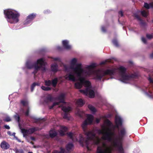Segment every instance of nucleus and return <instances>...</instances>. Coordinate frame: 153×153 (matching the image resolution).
<instances>
[{
  "label": "nucleus",
  "instance_id": "nucleus-1",
  "mask_svg": "<svg viewBox=\"0 0 153 153\" xmlns=\"http://www.w3.org/2000/svg\"><path fill=\"white\" fill-rule=\"evenodd\" d=\"M96 63H93L87 67L82 73L79 82L75 84V87L77 88H81L83 85L86 87L85 90H80V92L91 98L94 96V92L92 88L90 82L85 80L88 77H91L97 81H101L105 79L107 76H114L119 78L120 80L124 83H129L134 81L137 78L139 74L137 72L129 74L126 72V69L122 66L118 68L114 67L106 68H102L95 70L94 68L97 66Z\"/></svg>",
  "mask_w": 153,
  "mask_h": 153
},
{
  "label": "nucleus",
  "instance_id": "nucleus-2",
  "mask_svg": "<svg viewBox=\"0 0 153 153\" xmlns=\"http://www.w3.org/2000/svg\"><path fill=\"white\" fill-rule=\"evenodd\" d=\"M106 125L102 126V130L100 129L96 130V132L99 135L102 134V139L107 141L111 144V145L108 146L105 143L102 142L101 145L98 146L101 147L104 150V148L109 153H112V150L115 149L119 153H124L123 146L124 138L127 134L126 128L123 126L118 129L119 130V136H116L115 133V126L108 119H106L104 121Z\"/></svg>",
  "mask_w": 153,
  "mask_h": 153
},
{
  "label": "nucleus",
  "instance_id": "nucleus-3",
  "mask_svg": "<svg viewBox=\"0 0 153 153\" xmlns=\"http://www.w3.org/2000/svg\"><path fill=\"white\" fill-rule=\"evenodd\" d=\"M94 120V117L91 114L87 115V118L83 123L82 127L84 134L86 136V139L85 140L84 138L81 134L79 136V139H77L74 134L71 132L67 133V135L73 141H78L82 146L85 144L87 149L88 150H91V145H98L100 142V138L95 134L94 130L88 131V130L87 126L88 124H91Z\"/></svg>",
  "mask_w": 153,
  "mask_h": 153
},
{
  "label": "nucleus",
  "instance_id": "nucleus-4",
  "mask_svg": "<svg viewBox=\"0 0 153 153\" xmlns=\"http://www.w3.org/2000/svg\"><path fill=\"white\" fill-rule=\"evenodd\" d=\"M77 62V59L74 58L71 60L69 66L65 65H64L65 70L68 72L65 76L66 79L73 82H79L83 68L82 64L76 63Z\"/></svg>",
  "mask_w": 153,
  "mask_h": 153
},
{
  "label": "nucleus",
  "instance_id": "nucleus-5",
  "mask_svg": "<svg viewBox=\"0 0 153 153\" xmlns=\"http://www.w3.org/2000/svg\"><path fill=\"white\" fill-rule=\"evenodd\" d=\"M47 63L45 62V59L43 58L37 59L36 62L33 63L31 59H27L25 62V66L22 68V69L26 71V69H31L34 68V71L32 72V74L34 75V78H36V74L39 70L42 72H45L47 69L46 65Z\"/></svg>",
  "mask_w": 153,
  "mask_h": 153
},
{
  "label": "nucleus",
  "instance_id": "nucleus-6",
  "mask_svg": "<svg viewBox=\"0 0 153 153\" xmlns=\"http://www.w3.org/2000/svg\"><path fill=\"white\" fill-rule=\"evenodd\" d=\"M5 17L8 22L11 24H15L19 21V13L17 11L11 9L4 10Z\"/></svg>",
  "mask_w": 153,
  "mask_h": 153
},
{
  "label": "nucleus",
  "instance_id": "nucleus-7",
  "mask_svg": "<svg viewBox=\"0 0 153 153\" xmlns=\"http://www.w3.org/2000/svg\"><path fill=\"white\" fill-rule=\"evenodd\" d=\"M65 96V94L62 93L58 97L57 99L60 102L64 103L63 105L62 106V109L64 112V118L67 119L68 118V112L71 110V108L69 106H66V104L64 102Z\"/></svg>",
  "mask_w": 153,
  "mask_h": 153
},
{
  "label": "nucleus",
  "instance_id": "nucleus-8",
  "mask_svg": "<svg viewBox=\"0 0 153 153\" xmlns=\"http://www.w3.org/2000/svg\"><path fill=\"white\" fill-rule=\"evenodd\" d=\"M41 129H40L38 127H36L28 129L22 128L21 131L23 134V137H26L27 135L32 134L35 131H39Z\"/></svg>",
  "mask_w": 153,
  "mask_h": 153
},
{
  "label": "nucleus",
  "instance_id": "nucleus-9",
  "mask_svg": "<svg viewBox=\"0 0 153 153\" xmlns=\"http://www.w3.org/2000/svg\"><path fill=\"white\" fill-rule=\"evenodd\" d=\"M58 80L57 77L51 80H45L44 81L45 85L46 86H52L53 87H56Z\"/></svg>",
  "mask_w": 153,
  "mask_h": 153
},
{
  "label": "nucleus",
  "instance_id": "nucleus-10",
  "mask_svg": "<svg viewBox=\"0 0 153 153\" xmlns=\"http://www.w3.org/2000/svg\"><path fill=\"white\" fill-rule=\"evenodd\" d=\"M123 122V119L120 116L116 115L115 118V123L116 125L115 128L119 129L120 127L122 126V124Z\"/></svg>",
  "mask_w": 153,
  "mask_h": 153
},
{
  "label": "nucleus",
  "instance_id": "nucleus-11",
  "mask_svg": "<svg viewBox=\"0 0 153 153\" xmlns=\"http://www.w3.org/2000/svg\"><path fill=\"white\" fill-rule=\"evenodd\" d=\"M44 102L48 104L52 102L53 100V98L51 94H48L46 96H45L43 98Z\"/></svg>",
  "mask_w": 153,
  "mask_h": 153
},
{
  "label": "nucleus",
  "instance_id": "nucleus-12",
  "mask_svg": "<svg viewBox=\"0 0 153 153\" xmlns=\"http://www.w3.org/2000/svg\"><path fill=\"white\" fill-rule=\"evenodd\" d=\"M51 71L54 73H56L59 70V66L56 63H54L52 64L51 66Z\"/></svg>",
  "mask_w": 153,
  "mask_h": 153
},
{
  "label": "nucleus",
  "instance_id": "nucleus-13",
  "mask_svg": "<svg viewBox=\"0 0 153 153\" xmlns=\"http://www.w3.org/2000/svg\"><path fill=\"white\" fill-rule=\"evenodd\" d=\"M62 44L64 48L66 50H69L72 48L71 46L69 44V41L67 40H63Z\"/></svg>",
  "mask_w": 153,
  "mask_h": 153
},
{
  "label": "nucleus",
  "instance_id": "nucleus-14",
  "mask_svg": "<svg viewBox=\"0 0 153 153\" xmlns=\"http://www.w3.org/2000/svg\"><path fill=\"white\" fill-rule=\"evenodd\" d=\"M145 94L149 97L153 99V93L151 90V89L148 88H146V89H144Z\"/></svg>",
  "mask_w": 153,
  "mask_h": 153
},
{
  "label": "nucleus",
  "instance_id": "nucleus-15",
  "mask_svg": "<svg viewBox=\"0 0 153 153\" xmlns=\"http://www.w3.org/2000/svg\"><path fill=\"white\" fill-rule=\"evenodd\" d=\"M1 148L4 150H7L10 147V145L5 141H3L1 143Z\"/></svg>",
  "mask_w": 153,
  "mask_h": 153
},
{
  "label": "nucleus",
  "instance_id": "nucleus-16",
  "mask_svg": "<svg viewBox=\"0 0 153 153\" xmlns=\"http://www.w3.org/2000/svg\"><path fill=\"white\" fill-rule=\"evenodd\" d=\"M104 150L101 147L97 146V153H109L106 149L104 148Z\"/></svg>",
  "mask_w": 153,
  "mask_h": 153
},
{
  "label": "nucleus",
  "instance_id": "nucleus-17",
  "mask_svg": "<svg viewBox=\"0 0 153 153\" xmlns=\"http://www.w3.org/2000/svg\"><path fill=\"white\" fill-rule=\"evenodd\" d=\"M67 130V127L64 126H61L59 132L60 135L61 136L65 135Z\"/></svg>",
  "mask_w": 153,
  "mask_h": 153
},
{
  "label": "nucleus",
  "instance_id": "nucleus-18",
  "mask_svg": "<svg viewBox=\"0 0 153 153\" xmlns=\"http://www.w3.org/2000/svg\"><path fill=\"white\" fill-rule=\"evenodd\" d=\"M134 16L137 19L138 21H139L140 23L142 26L145 27L146 25V23L143 21L139 16L137 14H135Z\"/></svg>",
  "mask_w": 153,
  "mask_h": 153
},
{
  "label": "nucleus",
  "instance_id": "nucleus-19",
  "mask_svg": "<svg viewBox=\"0 0 153 153\" xmlns=\"http://www.w3.org/2000/svg\"><path fill=\"white\" fill-rule=\"evenodd\" d=\"M20 111L22 112L23 114H25L26 116H28L29 115V108L28 107H27L25 109L21 108Z\"/></svg>",
  "mask_w": 153,
  "mask_h": 153
},
{
  "label": "nucleus",
  "instance_id": "nucleus-20",
  "mask_svg": "<svg viewBox=\"0 0 153 153\" xmlns=\"http://www.w3.org/2000/svg\"><path fill=\"white\" fill-rule=\"evenodd\" d=\"M36 13H32L29 15L27 16V18L32 22L33 20L36 17Z\"/></svg>",
  "mask_w": 153,
  "mask_h": 153
},
{
  "label": "nucleus",
  "instance_id": "nucleus-21",
  "mask_svg": "<svg viewBox=\"0 0 153 153\" xmlns=\"http://www.w3.org/2000/svg\"><path fill=\"white\" fill-rule=\"evenodd\" d=\"M32 118L33 120L32 121L33 123H40L41 121H44V119L41 120L40 118H37L34 117H32Z\"/></svg>",
  "mask_w": 153,
  "mask_h": 153
},
{
  "label": "nucleus",
  "instance_id": "nucleus-22",
  "mask_svg": "<svg viewBox=\"0 0 153 153\" xmlns=\"http://www.w3.org/2000/svg\"><path fill=\"white\" fill-rule=\"evenodd\" d=\"M32 22L27 18L26 19L24 22L23 23L24 25L26 26L30 25L32 24Z\"/></svg>",
  "mask_w": 153,
  "mask_h": 153
},
{
  "label": "nucleus",
  "instance_id": "nucleus-23",
  "mask_svg": "<svg viewBox=\"0 0 153 153\" xmlns=\"http://www.w3.org/2000/svg\"><path fill=\"white\" fill-rule=\"evenodd\" d=\"M144 7L147 9L152 8L153 7V2L150 3L149 4H148L147 3H145Z\"/></svg>",
  "mask_w": 153,
  "mask_h": 153
},
{
  "label": "nucleus",
  "instance_id": "nucleus-24",
  "mask_svg": "<svg viewBox=\"0 0 153 153\" xmlns=\"http://www.w3.org/2000/svg\"><path fill=\"white\" fill-rule=\"evenodd\" d=\"M88 107L93 114H94L96 112L97 110L92 105H88Z\"/></svg>",
  "mask_w": 153,
  "mask_h": 153
},
{
  "label": "nucleus",
  "instance_id": "nucleus-25",
  "mask_svg": "<svg viewBox=\"0 0 153 153\" xmlns=\"http://www.w3.org/2000/svg\"><path fill=\"white\" fill-rule=\"evenodd\" d=\"M84 103V101L81 99H79L76 102V104L80 106H82Z\"/></svg>",
  "mask_w": 153,
  "mask_h": 153
},
{
  "label": "nucleus",
  "instance_id": "nucleus-26",
  "mask_svg": "<svg viewBox=\"0 0 153 153\" xmlns=\"http://www.w3.org/2000/svg\"><path fill=\"white\" fill-rule=\"evenodd\" d=\"M49 134L50 137L51 138L55 137L57 134L56 131H50Z\"/></svg>",
  "mask_w": 153,
  "mask_h": 153
},
{
  "label": "nucleus",
  "instance_id": "nucleus-27",
  "mask_svg": "<svg viewBox=\"0 0 153 153\" xmlns=\"http://www.w3.org/2000/svg\"><path fill=\"white\" fill-rule=\"evenodd\" d=\"M39 84L38 82H34L33 83L31 86V91L33 92L34 89L35 87L36 86H39Z\"/></svg>",
  "mask_w": 153,
  "mask_h": 153
},
{
  "label": "nucleus",
  "instance_id": "nucleus-28",
  "mask_svg": "<svg viewBox=\"0 0 153 153\" xmlns=\"http://www.w3.org/2000/svg\"><path fill=\"white\" fill-rule=\"evenodd\" d=\"M3 121L7 122H9L11 121V119L8 115H6L4 117Z\"/></svg>",
  "mask_w": 153,
  "mask_h": 153
},
{
  "label": "nucleus",
  "instance_id": "nucleus-29",
  "mask_svg": "<svg viewBox=\"0 0 153 153\" xmlns=\"http://www.w3.org/2000/svg\"><path fill=\"white\" fill-rule=\"evenodd\" d=\"M45 87V86H42L41 87V88L42 90L45 91H50L52 89V88L51 87V86H47Z\"/></svg>",
  "mask_w": 153,
  "mask_h": 153
},
{
  "label": "nucleus",
  "instance_id": "nucleus-30",
  "mask_svg": "<svg viewBox=\"0 0 153 153\" xmlns=\"http://www.w3.org/2000/svg\"><path fill=\"white\" fill-rule=\"evenodd\" d=\"M73 144L71 143H70L68 144L66 146V149L68 151H69L73 147Z\"/></svg>",
  "mask_w": 153,
  "mask_h": 153
},
{
  "label": "nucleus",
  "instance_id": "nucleus-31",
  "mask_svg": "<svg viewBox=\"0 0 153 153\" xmlns=\"http://www.w3.org/2000/svg\"><path fill=\"white\" fill-rule=\"evenodd\" d=\"M51 58L53 59V61H57L58 62H61V59L59 57H51Z\"/></svg>",
  "mask_w": 153,
  "mask_h": 153
},
{
  "label": "nucleus",
  "instance_id": "nucleus-32",
  "mask_svg": "<svg viewBox=\"0 0 153 153\" xmlns=\"http://www.w3.org/2000/svg\"><path fill=\"white\" fill-rule=\"evenodd\" d=\"M112 42L113 45L116 47H118L119 45L116 39H114L112 40Z\"/></svg>",
  "mask_w": 153,
  "mask_h": 153
},
{
  "label": "nucleus",
  "instance_id": "nucleus-33",
  "mask_svg": "<svg viewBox=\"0 0 153 153\" xmlns=\"http://www.w3.org/2000/svg\"><path fill=\"white\" fill-rule=\"evenodd\" d=\"M14 118L15 120L18 122L19 123L20 120V117L19 115L17 113H16V114L14 116Z\"/></svg>",
  "mask_w": 153,
  "mask_h": 153
},
{
  "label": "nucleus",
  "instance_id": "nucleus-34",
  "mask_svg": "<svg viewBox=\"0 0 153 153\" xmlns=\"http://www.w3.org/2000/svg\"><path fill=\"white\" fill-rule=\"evenodd\" d=\"M141 13L142 15L144 17H146L147 16L148 14V12L145 10L142 11Z\"/></svg>",
  "mask_w": 153,
  "mask_h": 153
},
{
  "label": "nucleus",
  "instance_id": "nucleus-35",
  "mask_svg": "<svg viewBox=\"0 0 153 153\" xmlns=\"http://www.w3.org/2000/svg\"><path fill=\"white\" fill-rule=\"evenodd\" d=\"M110 60L108 59L104 61H103L102 62L100 63V65H105L107 62H110Z\"/></svg>",
  "mask_w": 153,
  "mask_h": 153
},
{
  "label": "nucleus",
  "instance_id": "nucleus-36",
  "mask_svg": "<svg viewBox=\"0 0 153 153\" xmlns=\"http://www.w3.org/2000/svg\"><path fill=\"white\" fill-rule=\"evenodd\" d=\"M59 104V103L58 102H54L52 105L51 106H50L49 107V109H51L54 106H56L57 105H58Z\"/></svg>",
  "mask_w": 153,
  "mask_h": 153
},
{
  "label": "nucleus",
  "instance_id": "nucleus-37",
  "mask_svg": "<svg viewBox=\"0 0 153 153\" xmlns=\"http://www.w3.org/2000/svg\"><path fill=\"white\" fill-rule=\"evenodd\" d=\"M65 150L64 149H61L60 151H54L53 152V153H64Z\"/></svg>",
  "mask_w": 153,
  "mask_h": 153
},
{
  "label": "nucleus",
  "instance_id": "nucleus-38",
  "mask_svg": "<svg viewBox=\"0 0 153 153\" xmlns=\"http://www.w3.org/2000/svg\"><path fill=\"white\" fill-rule=\"evenodd\" d=\"M21 103L24 106H26L27 104V102L26 100H22L21 101Z\"/></svg>",
  "mask_w": 153,
  "mask_h": 153
},
{
  "label": "nucleus",
  "instance_id": "nucleus-39",
  "mask_svg": "<svg viewBox=\"0 0 153 153\" xmlns=\"http://www.w3.org/2000/svg\"><path fill=\"white\" fill-rule=\"evenodd\" d=\"M146 36L148 39H150L153 37V35L152 34H147Z\"/></svg>",
  "mask_w": 153,
  "mask_h": 153
},
{
  "label": "nucleus",
  "instance_id": "nucleus-40",
  "mask_svg": "<svg viewBox=\"0 0 153 153\" xmlns=\"http://www.w3.org/2000/svg\"><path fill=\"white\" fill-rule=\"evenodd\" d=\"M101 30L103 33H105L106 32V27L105 26H102L101 27Z\"/></svg>",
  "mask_w": 153,
  "mask_h": 153
},
{
  "label": "nucleus",
  "instance_id": "nucleus-41",
  "mask_svg": "<svg viewBox=\"0 0 153 153\" xmlns=\"http://www.w3.org/2000/svg\"><path fill=\"white\" fill-rule=\"evenodd\" d=\"M16 152V153H24V152L22 149H17Z\"/></svg>",
  "mask_w": 153,
  "mask_h": 153
},
{
  "label": "nucleus",
  "instance_id": "nucleus-42",
  "mask_svg": "<svg viewBox=\"0 0 153 153\" xmlns=\"http://www.w3.org/2000/svg\"><path fill=\"white\" fill-rule=\"evenodd\" d=\"M141 40L144 43V44H146V38L143 37H142L141 38Z\"/></svg>",
  "mask_w": 153,
  "mask_h": 153
},
{
  "label": "nucleus",
  "instance_id": "nucleus-43",
  "mask_svg": "<svg viewBox=\"0 0 153 153\" xmlns=\"http://www.w3.org/2000/svg\"><path fill=\"white\" fill-rule=\"evenodd\" d=\"M51 11H50V10H45L44 11V13L45 14H49V13H51Z\"/></svg>",
  "mask_w": 153,
  "mask_h": 153
},
{
  "label": "nucleus",
  "instance_id": "nucleus-44",
  "mask_svg": "<svg viewBox=\"0 0 153 153\" xmlns=\"http://www.w3.org/2000/svg\"><path fill=\"white\" fill-rule=\"evenodd\" d=\"M56 49H57L59 51H61L62 50L63 48H62V47L61 46H57L56 47Z\"/></svg>",
  "mask_w": 153,
  "mask_h": 153
},
{
  "label": "nucleus",
  "instance_id": "nucleus-45",
  "mask_svg": "<svg viewBox=\"0 0 153 153\" xmlns=\"http://www.w3.org/2000/svg\"><path fill=\"white\" fill-rule=\"evenodd\" d=\"M112 114H108L105 116V117L106 118H109L111 117Z\"/></svg>",
  "mask_w": 153,
  "mask_h": 153
},
{
  "label": "nucleus",
  "instance_id": "nucleus-46",
  "mask_svg": "<svg viewBox=\"0 0 153 153\" xmlns=\"http://www.w3.org/2000/svg\"><path fill=\"white\" fill-rule=\"evenodd\" d=\"M4 128L7 129H10V126L7 125H4Z\"/></svg>",
  "mask_w": 153,
  "mask_h": 153
},
{
  "label": "nucleus",
  "instance_id": "nucleus-47",
  "mask_svg": "<svg viewBox=\"0 0 153 153\" xmlns=\"http://www.w3.org/2000/svg\"><path fill=\"white\" fill-rule=\"evenodd\" d=\"M148 80L150 83L153 84V80L150 77L149 78Z\"/></svg>",
  "mask_w": 153,
  "mask_h": 153
},
{
  "label": "nucleus",
  "instance_id": "nucleus-48",
  "mask_svg": "<svg viewBox=\"0 0 153 153\" xmlns=\"http://www.w3.org/2000/svg\"><path fill=\"white\" fill-rule=\"evenodd\" d=\"M119 15L121 16H123V12L121 11H120L119 12Z\"/></svg>",
  "mask_w": 153,
  "mask_h": 153
},
{
  "label": "nucleus",
  "instance_id": "nucleus-49",
  "mask_svg": "<svg viewBox=\"0 0 153 153\" xmlns=\"http://www.w3.org/2000/svg\"><path fill=\"white\" fill-rule=\"evenodd\" d=\"M15 138L19 142H21L20 140L17 137H15Z\"/></svg>",
  "mask_w": 153,
  "mask_h": 153
},
{
  "label": "nucleus",
  "instance_id": "nucleus-50",
  "mask_svg": "<svg viewBox=\"0 0 153 153\" xmlns=\"http://www.w3.org/2000/svg\"><path fill=\"white\" fill-rule=\"evenodd\" d=\"M100 121V119H97L96 120V121L97 123H99Z\"/></svg>",
  "mask_w": 153,
  "mask_h": 153
},
{
  "label": "nucleus",
  "instance_id": "nucleus-51",
  "mask_svg": "<svg viewBox=\"0 0 153 153\" xmlns=\"http://www.w3.org/2000/svg\"><path fill=\"white\" fill-rule=\"evenodd\" d=\"M7 134L10 136H11V132L10 131H7Z\"/></svg>",
  "mask_w": 153,
  "mask_h": 153
},
{
  "label": "nucleus",
  "instance_id": "nucleus-52",
  "mask_svg": "<svg viewBox=\"0 0 153 153\" xmlns=\"http://www.w3.org/2000/svg\"><path fill=\"white\" fill-rule=\"evenodd\" d=\"M30 138L31 140H35V138L33 137H31Z\"/></svg>",
  "mask_w": 153,
  "mask_h": 153
},
{
  "label": "nucleus",
  "instance_id": "nucleus-53",
  "mask_svg": "<svg viewBox=\"0 0 153 153\" xmlns=\"http://www.w3.org/2000/svg\"><path fill=\"white\" fill-rule=\"evenodd\" d=\"M15 134H16V133L14 132H13V133L12 134H11V136H14V137L15 138V137H16L15 136Z\"/></svg>",
  "mask_w": 153,
  "mask_h": 153
},
{
  "label": "nucleus",
  "instance_id": "nucleus-54",
  "mask_svg": "<svg viewBox=\"0 0 153 153\" xmlns=\"http://www.w3.org/2000/svg\"><path fill=\"white\" fill-rule=\"evenodd\" d=\"M150 57L151 58H153V52L150 54Z\"/></svg>",
  "mask_w": 153,
  "mask_h": 153
},
{
  "label": "nucleus",
  "instance_id": "nucleus-55",
  "mask_svg": "<svg viewBox=\"0 0 153 153\" xmlns=\"http://www.w3.org/2000/svg\"><path fill=\"white\" fill-rule=\"evenodd\" d=\"M30 143H31L32 144H33L34 143L32 142H30Z\"/></svg>",
  "mask_w": 153,
  "mask_h": 153
},
{
  "label": "nucleus",
  "instance_id": "nucleus-56",
  "mask_svg": "<svg viewBox=\"0 0 153 153\" xmlns=\"http://www.w3.org/2000/svg\"><path fill=\"white\" fill-rule=\"evenodd\" d=\"M28 153H33L32 152H29Z\"/></svg>",
  "mask_w": 153,
  "mask_h": 153
},
{
  "label": "nucleus",
  "instance_id": "nucleus-57",
  "mask_svg": "<svg viewBox=\"0 0 153 153\" xmlns=\"http://www.w3.org/2000/svg\"><path fill=\"white\" fill-rule=\"evenodd\" d=\"M130 62V63H132V62Z\"/></svg>",
  "mask_w": 153,
  "mask_h": 153
},
{
  "label": "nucleus",
  "instance_id": "nucleus-58",
  "mask_svg": "<svg viewBox=\"0 0 153 153\" xmlns=\"http://www.w3.org/2000/svg\"><path fill=\"white\" fill-rule=\"evenodd\" d=\"M152 22H153V20H152Z\"/></svg>",
  "mask_w": 153,
  "mask_h": 153
}]
</instances>
